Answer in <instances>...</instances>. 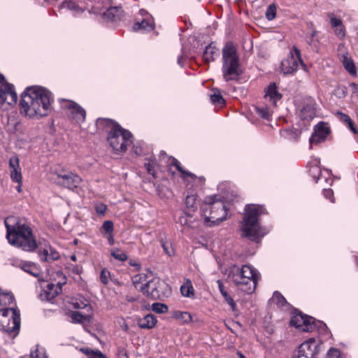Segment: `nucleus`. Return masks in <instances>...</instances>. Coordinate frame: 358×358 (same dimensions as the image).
I'll return each mask as SVG.
<instances>
[{"label":"nucleus","mask_w":358,"mask_h":358,"mask_svg":"<svg viewBox=\"0 0 358 358\" xmlns=\"http://www.w3.org/2000/svg\"><path fill=\"white\" fill-rule=\"evenodd\" d=\"M348 127L350 128V129L354 133V134H358V130L355 128V127L354 126V123H353V121L352 120L351 122H350L348 124Z\"/></svg>","instance_id":"680f3d73"},{"label":"nucleus","mask_w":358,"mask_h":358,"mask_svg":"<svg viewBox=\"0 0 358 358\" xmlns=\"http://www.w3.org/2000/svg\"><path fill=\"white\" fill-rule=\"evenodd\" d=\"M331 24L333 28L338 27L342 25V21L334 16L331 17Z\"/></svg>","instance_id":"864d4df0"},{"label":"nucleus","mask_w":358,"mask_h":358,"mask_svg":"<svg viewBox=\"0 0 358 358\" xmlns=\"http://www.w3.org/2000/svg\"><path fill=\"white\" fill-rule=\"evenodd\" d=\"M132 150L136 155H141L143 153L141 147L137 145L133 146Z\"/></svg>","instance_id":"13d9d810"},{"label":"nucleus","mask_w":358,"mask_h":358,"mask_svg":"<svg viewBox=\"0 0 358 358\" xmlns=\"http://www.w3.org/2000/svg\"><path fill=\"white\" fill-rule=\"evenodd\" d=\"M152 310L157 313H165L168 312V306L162 303H154L152 305Z\"/></svg>","instance_id":"e433bc0d"},{"label":"nucleus","mask_w":358,"mask_h":358,"mask_svg":"<svg viewBox=\"0 0 358 358\" xmlns=\"http://www.w3.org/2000/svg\"><path fill=\"white\" fill-rule=\"evenodd\" d=\"M31 358H47L45 352L43 349L36 348V350L31 352Z\"/></svg>","instance_id":"ea45409f"},{"label":"nucleus","mask_w":358,"mask_h":358,"mask_svg":"<svg viewBox=\"0 0 358 358\" xmlns=\"http://www.w3.org/2000/svg\"><path fill=\"white\" fill-rule=\"evenodd\" d=\"M41 259L43 261L56 260L59 257V255L57 252H52L49 255L47 250H44L40 253Z\"/></svg>","instance_id":"2f4dec72"},{"label":"nucleus","mask_w":358,"mask_h":358,"mask_svg":"<svg viewBox=\"0 0 358 358\" xmlns=\"http://www.w3.org/2000/svg\"><path fill=\"white\" fill-rule=\"evenodd\" d=\"M157 321V320L155 315L148 314L144 317L139 319L138 321V324L141 329H150L156 325Z\"/></svg>","instance_id":"4be33fe9"},{"label":"nucleus","mask_w":358,"mask_h":358,"mask_svg":"<svg viewBox=\"0 0 358 358\" xmlns=\"http://www.w3.org/2000/svg\"><path fill=\"white\" fill-rule=\"evenodd\" d=\"M265 98H269L270 101L273 102L274 106L282 98L281 94L278 92L277 87L275 83H271L265 91Z\"/></svg>","instance_id":"412c9836"},{"label":"nucleus","mask_w":358,"mask_h":358,"mask_svg":"<svg viewBox=\"0 0 358 358\" xmlns=\"http://www.w3.org/2000/svg\"><path fill=\"white\" fill-rule=\"evenodd\" d=\"M87 306H88V303H85V302H81V303L76 302L73 303V307L77 309H83V308H86Z\"/></svg>","instance_id":"4d7b16f0"},{"label":"nucleus","mask_w":358,"mask_h":358,"mask_svg":"<svg viewBox=\"0 0 358 358\" xmlns=\"http://www.w3.org/2000/svg\"><path fill=\"white\" fill-rule=\"evenodd\" d=\"M315 116V109L312 104H307L301 110L300 117L303 120H312Z\"/></svg>","instance_id":"b1692460"},{"label":"nucleus","mask_w":358,"mask_h":358,"mask_svg":"<svg viewBox=\"0 0 358 358\" xmlns=\"http://www.w3.org/2000/svg\"><path fill=\"white\" fill-rule=\"evenodd\" d=\"M6 238L8 243L27 252H32L37 248L35 237L31 228L15 216H9L4 220Z\"/></svg>","instance_id":"f03ea898"},{"label":"nucleus","mask_w":358,"mask_h":358,"mask_svg":"<svg viewBox=\"0 0 358 358\" xmlns=\"http://www.w3.org/2000/svg\"><path fill=\"white\" fill-rule=\"evenodd\" d=\"M201 209L204 223L208 227L218 224L227 215V207L224 203H202Z\"/></svg>","instance_id":"0eeeda50"},{"label":"nucleus","mask_w":358,"mask_h":358,"mask_svg":"<svg viewBox=\"0 0 358 358\" xmlns=\"http://www.w3.org/2000/svg\"><path fill=\"white\" fill-rule=\"evenodd\" d=\"M64 107L66 108L69 115L76 123H82L85 120L86 112L80 105L72 101H65Z\"/></svg>","instance_id":"ddd939ff"},{"label":"nucleus","mask_w":358,"mask_h":358,"mask_svg":"<svg viewBox=\"0 0 358 358\" xmlns=\"http://www.w3.org/2000/svg\"><path fill=\"white\" fill-rule=\"evenodd\" d=\"M220 55L219 49L213 43L206 47L203 54V59L206 63H210L215 60Z\"/></svg>","instance_id":"aec40b11"},{"label":"nucleus","mask_w":358,"mask_h":358,"mask_svg":"<svg viewBox=\"0 0 358 358\" xmlns=\"http://www.w3.org/2000/svg\"><path fill=\"white\" fill-rule=\"evenodd\" d=\"M299 64H303L300 51L294 47L288 57L281 62L282 71L284 74L292 73L296 71Z\"/></svg>","instance_id":"9d476101"},{"label":"nucleus","mask_w":358,"mask_h":358,"mask_svg":"<svg viewBox=\"0 0 358 358\" xmlns=\"http://www.w3.org/2000/svg\"><path fill=\"white\" fill-rule=\"evenodd\" d=\"M160 159L162 161L164 160L165 162H167L170 165L176 166L178 171L183 174L184 176H187L192 178L195 176L193 173L183 170V169L180 166V162L176 158L173 157H167L166 153L163 151L160 152Z\"/></svg>","instance_id":"6ab92c4d"},{"label":"nucleus","mask_w":358,"mask_h":358,"mask_svg":"<svg viewBox=\"0 0 358 358\" xmlns=\"http://www.w3.org/2000/svg\"><path fill=\"white\" fill-rule=\"evenodd\" d=\"M107 238L108 240L109 244L110 245H113L114 244V243H115V240H114V238H113V233L108 234Z\"/></svg>","instance_id":"e2e57ef3"},{"label":"nucleus","mask_w":358,"mask_h":358,"mask_svg":"<svg viewBox=\"0 0 358 358\" xmlns=\"http://www.w3.org/2000/svg\"><path fill=\"white\" fill-rule=\"evenodd\" d=\"M110 276V272L106 269H103L100 275L101 282L104 285H107L108 283V279Z\"/></svg>","instance_id":"de8ad7c7"},{"label":"nucleus","mask_w":358,"mask_h":358,"mask_svg":"<svg viewBox=\"0 0 358 358\" xmlns=\"http://www.w3.org/2000/svg\"><path fill=\"white\" fill-rule=\"evenodd\" d=\"M81 351L89 358H106V357L99 350H91L90 348H82Z\"/></svg>","instance_id":"c756f323"},{"label":"nucleus","mask_w":358,"mask_h":358,"mask_svg":"<svg viewBox=\"0 0 358 358\" xmlns=\"http://www.w3.org/2000/svg\"><path fill=\"white\" fill-rule=\"evenodd\" d=\"M73 323H84L85 322H90L91 317L90 315H85L81 314L78 311H73L70 315Z\"/></svg>","instance_id":"bb28decb"},{"label":"nucleus","mask_w":358,"mask_h":358,"mask_svg":"<svg viewBox=\"0 0 358 358\" xmlns=\"http://www.w3.org/2000/svg\"><path fill=\"white\" fill-rule=\"evenodd\" d=\"M122 10L121 8H111L108 10V15L109 16L113 15L114 18L120 17L122 15Z\"/></svg>","instance_id":"37998d69"},{"label":"nucleus","mask_w":358,"mask_h":358,"mask_svg":"<svg viewBox=\"0 0 358 358\" xmlns=\"http://www.w3.org/2000/svg\"><path fill=\"white\" fill-rule=\"evenodd\" d=\"M102 229L107 234H112L113 231V222L110 220H106L102 225Z\"/></svg>","instance_id":"79ce46f5"},{"label":"nucleus","mask_w":358,"mask_h":358,"mask_svg":"<svg viewBox=\"0 0 358 358\" xmlns=\"http://www.w3.org/2000/svg\"><path fill=\"white\" fill-rule=\"evenodd\" d=\"M341 352L336 348H331L327 353L326 358H341Z\"/></svg>","instance_id":"49530a36"},{"label":"nucleus","mask_w":358,"mask_h":358,"mask_svg":"<svg viewBox=\"0 0 358 358\" xmlns=\"http://www.w3.org/2000/svg\"><path fill=\"white\" fill-rule=\"evenodd\" d=\"M155 164V163L153 161H150L145 164L148 172L154 177L155 176V171L154 170Z\"/></svg>","instance_id":"603ef678"},{"label":"nucleus","mask_w":358,"mask_h":358,"mask_svg":"<svg viewBox=\"0 0 358 358\" xmlns=\"http://www.w3.org/2000/svg\"><path fill=\"white\" fill-rule=\"evenodd\" d=\"M53 101L50 92L39 86H31L22 93L20 107L21 113L30 118L46 116Z\"/></svg>","instance_id":"f257e3e1"},{"label":"nucleus","mask_w":358,"mask_h":358,"mask_svg":"<svg viewBox=\"0 0 358 358\" xmlns=\"http://www.w3.org/2000/svg\"><path fill=\"white\" fill-rule=\"evenodd\" d=\"M324 196L326 199H329L333 201L334 198V192L331 189H324Z\"/></svg>","instance_id":"6e6d98bb"},{"label":"nucleus","mask_w":358,"mask_h":358,"mask_svg":"<svg viewBox=\"0 0 358 358\" xmlns=\"http://www.w3.org/2000/svg\"><path fill=\"white\" fill-rule=\"evenodd\" d=\"M9 167L12 180L17 184L22 183L21 169L17 157L13 156L10 159Z\"/></svg>","instance_id":"f3484780"},{"label":"nucleus","mask_w":358,"mask_h":358,"mask_svg":"<svg viewBox=\"0 0 358 358\" xmlns=\"http://www.w3.org/2000/svg\"><path fill=\"white\" fill-rule=\"evenodd\" d=\"M110 255L113 256L115 259L124 262L127 259L128 257L125 252L122 251L120 249H113L110 250Z\"/></svg>","instance_id":"72a5a7b5"},{"label":"nucleus","mask_w":358,"mask_h":358,"mask_svg":"<svg viewBox=\"0 0 358 358\" xmlns=\"http://www.w3.org/2000/svg\"><path fill=\"white\" fill-rule=\"evenodd\" d=\"M20 327V313L16 309L3 308L0 310V330L17 334Z\"/></svg>","instance_id":"6e6552de"},{"label":"nucleus","mask_w":358,"mask_h":358,"mask_svg":"<svg viewBox=\"0 0 358 358\" xmlns=\"http://www.w3.org/2000/svg\"><path fill=\"white\" fill-rule=\"evenodd\" d=\"M222 76L225 81L236 80L243 73L237 49L228 42L222 49Z\"/></svg>","instance_id":"20e7f679"},{"label":"nucleus","mask_w":358,"mask_h":358,"mask_svg":"<svg viewBox=\"0 0 358 358\" xmlns=\"http://www.w3.org/2000/svg\"><path fill=\"white\" fill-rule=\"evenodd\" d=\"M316 34V31H313L310 35V39L308 41V43L310 44V45H313V38L314 36H315Z\"/></svg>","instance_id":"338daca9"},{"label":"nucleus","mask_w":358,"mask_h":358,"mask_svg":"<svg viewBox=\"0 0 358 358\" xmlns=\"http://www.w3.org/2000/svg\"><path fill=\"white\" fill-rule=\"evenodd\" d=\"M225 301L231 306L233 311L236 310V303L234 301V299L231 298V296L227 292L224 293V294L222 295Z\"/></svg>","instance_id":"c03bdc74"},{"label":"nucleus","mask_w":358,"mask_h":358,"mask_svg":"<svg viewBox=\"0 0 358 358\" xmlns=\"http://www.w3.org/2000/svg\"><path fill=\"white\" fill-rule=\"evenodd\" d=\"M98 122L106 124L109 128L108 141L115 153L126 151L131 142L132 135L129 131L122 128L120 124L109 119H99Z\"/></svg>","instance_id":"39448f33"},{"label":"nucleus","mask_w":358,"mask_h":358,"mask_svg":"<svg viewBox=\"0 0 358 358\" xmlns=\"http://www.w3.org/2000/svg\"><path fill=\"white\" fill-rule=\"evenodd\" d=\"M62 291V287L60 284L54 285L52 283H50L47 286V290L45 291L47 299L51 300L58 295L59 292Z\"/></svg>","instance_id":"a878e982"},{"label":"nucleus","mask_w":358,"mask_h":358,"mask_svg":"<svg viewBox=\"0 0 358 358\" xmlns=\"http://www.w3.org/2000/svg\"><path fill=\"white\" fill-rule=\"evenodd\" d=\"M331 131L327 123L321 122L315 125L314 132L310 136L309 141L310 144H318L324 141L329 135Z\"/></svg>","instance_id":"4468645a"},{"label":"nucleus","mask_w":358,"mask_h":358,"mask_svg":"<svg viewBox=\"0 0 358 358\" xmlns=\"http://www.w3.org/2000/svg\"><path fill=\"white\" fill-rule=\"evenodd\" d=\"M354 92L355 93H357L358 94V84H356V83H352V85H351Z\"/></svg>","instance_id":"774afa93"},{"label":"nucleus","mask_w":358,"mask_h":358,"mask_svg":"<svg viewBox=\"0 0 358 358\" xmlns=\"http://www.w3.org/2000/svg\"><path fill=\"white\" fill-rule=\"evenodd\" d=\"M290 324L302 331H313L315 328L314 318L301 313H295L290 320Z\"/></svg>","instance_id":"f8f14e48"},{"label":"nucleus","mask_w":358,"mask_h":358,"mask_svg":"<svg viewBox=\"0 0 358 358\" xmlns=\"http://www.w3.org/2000/svg\"><path fill=\"white\" fill-rule=\"evenodd\" d=\"M319 346L315 340L310 339L301 343L293 354L292 358H315Z\"/></svg>","instance_id":"9b49d317"},{"label":"nucleus","mask_w":358,"mask_h":358,"mask_svg":"<svg viewBox=\"0 0 358 358\" xmlns=\"http://www.w3.org/2000/svg\"><path fill=\"white\" fill-rule=\"evenodd\" d=\"M154 28V22L151 18L143 19L141 22H137L133 26L134 31H151Z\"/></svg>","instance_id":"5701e85b"},{"label":"nucleus","mask_w":358,"mask_h":358,"mask_svg":"<svg viewBox=\"0 0 358 358\" xmlns=\"http://www.w3.org/2000/svg\"><path fill=\"white\" fill-rule=\"evenodd\" d=\"M229 277L235 285L245 293L251 294L256 288L258 276L250 266L244 265L241 268L234 266Z\"/></svg>","instance_id":"423d86ee"},{"label":"nucleus","mask_w":358,"mask_h":358,"mask_svg":"<svg viewBox=\"0 0 358 358\" xmlns=\"http://www.w3.org/2000/svg\"><path fill=\"white\" fill-rule=\"evenodd\" d=\"M256 112L261 117L265 120H269L271 115V112L267 106L257 107Z\"/></svg>","instance_id":"f704fd0d"},{"label":"nucleus","mask_w":358,"mask_h":358,"mask_svg":"<svg viewBox=\"0 0 358 358\" xmlns=\"http://www.w3.org/2000/svg\"><path fill=\"white\" fill-rule=\"evenodd\" d=\"M62 7L78 13L83 12V9L80 8V7L74 1H72L66 0L64 2H63Z\"/></svg>","instance_id":"c9c22d12"},{"label":"nucleus","mask_w":358,"mask_h":358,"mask_svg":"<svg viewBox=\"0 0 358 358\" xmlns=\"http://www.w3.org/2000/svg\"><path fill=\"white\" fill-rule=\"evenodd\" d=\"M266 213L262 205L248 203L244 208L243 219L240 222L241 236L254 242H259L267 231L260 226L259 217Z\"/></svg>","instance_id":"7ed1b4c3"},{"label":"nucleus","mask_w":358,"mask_h":358,"mask_svg":"<svg viewBox=\"0 0 358 358\" xmlns=\"http://www.w3.org/2000/svg\"><path fill=\"white\" fill-rule=\"evenodd\" d=\"M271 300L280 306H283L286 303L285 297L278 292L273 293Z\"/></svg>","instance_id":"4c0bfd02"},{"label":"nucleus","mask_w":358,"mask_h":358,"mask_svg":"<svg viewBox=\"0 0 358 358\" xmlns=\"http://www.w3.org/2000/svg\"><path fill=\"white\" fill-rule=\"evenodd\" d=\"M137 300H138L137 297L131 296H129V295H127L126 296V301H128V302H134V301H136Z\"/></svg>","instance_id":"0e129e2a"},{"label":"nucleus","mask_w":358,"mask_h":358,"mask_svg":"<svg viewBox=\"0 0 358 358\" xmlns=\"http://www.w3.org/2000/svg\"><path fill=\"white\" fill-rule=\"evenodd\" d=\"M340 115H341V120H343V122H346L347 124H348L350 122L352 121V120L350 119V117L348 115L344 114V113H340Z\"/></svg>","instance_id":"052dcab7"},{"label":"nucleus","mask_w":358,"mask_h":358,"mask_svg":"<svg viewBox=\"0 0 358 358\" xmlns=\"http://www.w3.org/2000/svg\"><path fill=\"white\" fill-rule=\"evenodd\" d=\"M55 182L70 189L77 188L82 182L81 178L70 171H62L56 173Z\"/></svg>","instance_id":"1a4fd4ad"},{"label":"nucleus","mask_w":358,"mask_h":358,"mask_svg":"<svg viewBox=\"0 0 358 358\" xmlns=\"http://www.w3.org/2000/svg\"><path fill=\"white\" fill-rule=\"evenodd\" d=\"M343 64L345 69L352 75L356 73V69L352 60L347 57H344Z\"/></svg>","instance_id":"473e14b6"},{"label":"nucleus","mask_w":358,"mask_h":358,"mask_svg":"<svg viewBox=\"0 0 358 358\" xmlns=\"http://www.w3.org/2000/svg\"><path fill=\"white\" fill-rule=\"evenodd\" d=\"M14 266L20 268L24 271L32 275L35 277H38L41 274L39 268L31 262L20 261L13 264Z\"/></svg>","instance_id":"a211bd4d"},{"label":"nucleus","mask_w":358,"mask_h":358,"mask_svg":"<svg viewBox=\"0 0 358 358\" xmlns=\"http://www.w3.org/2000/svg\"><path fill=\"white\" fill-rule=\"evenodd\" d=\"M159 284L160 280L158 278H153L146 282L139 289L144 294L155 299L159 297L158 289Z\"/></svg>","instance_id":"dca6fc26"},{"label":"nucleus","mask_w":358,"mask_h":358,"mask_svg":"<svg viewBox=\"0 0 358 358\" xmlns=\"http://www.w3.org/2000/svg\"><path fill=\"white\" fill-rule=\"evenodd\" d=\"M145 280L146 275L145 274H138L133 277L132 281L136 288H138V285L145 281Z\"/></svg>","instance_id":"a19ab883"},{"label":"nucleus","mask_w":358,"mask_h":358,"mask_svg":"<svg viewBox=\"0 0 358 358\" xmlns=\"http://www.w3.org/2000/svg\"><path fill=\"white\" fill-rule=\"evenodd\" d=\"M276 8L275 5L271 4L266 9V17L268 20H272L275 17Z\"/></svg>","instance_id":"58836bf2"},{"label":"nucleus","mask_w":358,"mask_h":358,"mask_svg":"<svg viewBox=\"0 0 358 358\" xmlns=\"http://www.w3.org/2000/svg\"><path fill=\"white\" fill-rule=\"evenodd\" d=\"M180 292L185 297L190 298L194 296V290L189 279H185L184 284L180 287Z\"/></svg>","instance_id":"393cba45"},{"label":"nucleus","mask_w":358,"mask_h":358,"mask_svg":"<svg viewBox=\"0 0 358 358\" xmlns=\"http://www.w3.org/2000/svg\"><path fill=\"white\" fill-rule=\"evenodd\" d=\"M213 94H210V100L211 101L217 106H222L224 104V100L221 95L220 92L217 90H213Z\"/></svg>","instance_id":"7c9ffc66"},{"label":"nucleus","mask_w":358,"mask_h":358,"mask_svg":"<svg viewBox=\"0 0 358 358\" xmlns=\"http://www.w3.org/2000/svg\"><path fill=\"white\" fill-rule=\"evenodd\" d=\"M189 205H187L186 208L184 210V214L187 216H193L192 213L194 212L197 209V206L195 205V203H187Z\"/></svg>","instance_id":"a18cd8bd"},{"label":"nucleus","mask_w":358,"mask_h":358,"mask_svg":"<svg viewBox=\"0 0 358 358\" xmlns=\"http://www.w3.org/2000/svg\"><path fill=\"white\" fill-rule=\"evenodd\" d=\"M192 216H187L185 214V215L181 216L180 217V222L183 227H192L191 223L192 222L188 220V218H191Z\"/></svg>","instance_id":"8fccbe9b"},{"label":"nucleus","mask_w":358,"mask_h":358,"mask_svg":"<svg viewBox=\"0 0 358 358\" xmlns=\"http://www.w3.org/2000/svg\"><path fill=\"white\" fill-rule=\"evenodd\" d=\"M14 300L13 295L10 292H5L0 290V306H9Z\"/></svg>","instance_id":"cd10ccee"},{"label":"nucleus","mask_w":358,"mask_h":358,"mask_svg":"<svg viewBox=\"0 0 358 358\" xmlns=\"http://www.w3.org/2000/svg\"><path fill=\"white\" fill-rule=\"evenodd\" d=\"M217 284L218 285L219 290L222 295L224 294V293L227 292L222 280H217Z\"/></svg>","instance_id":"bf43d9fd"},{"label":"nucleus","mask_w":358,"mask_h":358,"mask_svg":"<svg viewBox=\"0 0 358 358\" xmlns=\"http://www.w3.org/2000/svg\"><path fill=\"white\" fill-rule=\"evenodd\" d=\"M106 208V206L103 203H97L95 206L96 211L100 215L105 214Z\"/></svg>","instance_id":"3c124183"},{"label":"nucleus","mask_w":358,"mask_h":358,"mask_svg":"<svg viewBox=\"0 0 358 358\" xmlns=\"http://www.w3.org/2000/svg\"><path fill=\"white\" fill-rule=\"evenodd\" d=\"M162 246L164 250V252L169 255L172 256L174 254L173 249L172 248L171 244L168 242H162Z\"/></svg>","instance_id":"09e8293b"},{"label":"nucleus","mask_w":358,"mask_h":358,"mask_svg":"<svg viewBox=\"0 0 358 358\" xmlns=\"http://www.w3.org/2000/svg\"><path fill=\"white\" fill-rule=\"evenodd\" d=\"M173 316L181 323H189L192 321V315L187 312L176 311Z\"/></svg>","instance_id":"c85d7f7f"},{"label":"nucleus","mask_w":358,"mask_h":358,"mask_svg":"<svg viewBox=\"0 0 358 358\" xmlns=\"http://www.w3.org/2000/svg\"><path fill=\"white\" fill-rule=\"evenodd\" d=\"M334 29V32L338 37L343 38L345 36V29L343 24L341 25V27H336Z\"/></svg>","instance_id":"5fc2aeb1"},{"label":"nucleus","mask_w":358,"mask_h":358,"mask_svg":"<svg viewBox=\"0 0 358 358\" xmlns=\"http://www.w3.org/2000/svg\"><path fill=\"white\" fill-rule=\"evenodd\" d=\"M0 99L9 104L15 103L17 99L14 86L8 83L5 79L0 85Z\"/></svg>","instance_id":"2eb2a0df"},{"label":"nucleus","mask_w":358,"mask_h":358,"mask_svg":"<svg viewBox=\"0 0 358 358\" xmlns=\"http://www.w3.org/2000/svg\"><path fill=\"white\" fill-rule=\"evenodd\" d=\"M196 200V197L195 195H187L186 201H195Z\"/></svg>","instance_id":"69168bd1"}]
</instances>
